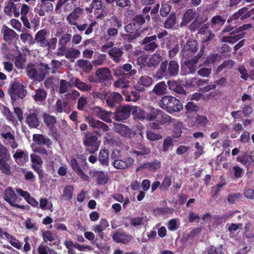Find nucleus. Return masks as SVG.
I'll return each mask as SVG.
<instances>
[{
    "label": "nucleus",
    "mask_w": 254,
    "mask_h": 254,
    "mask_svg": "<svg viewBox=\"0 0 254 254\" xmlns=\"http://www.w3.org/2000/svg\"><path fill=\"white\" fill-rule=\"evenodd\" d=\"M75 86L80 90L87 91L91 89V86L88 85L85 82L81 81L78 78H76L74 81Z\"/></svg>",
    "instance_id": "0e129e2a"
},
{
    "label": "nucleus",
    "mask_w": 254,
    "mask_h": 254,
    "mask_svg": "<svg viewBox=\"0 0 254 254\" xmlns=\"http://www.w3.org/2000/svg\"><path fill=\"white\" fill-rule=\"evenodd\" d=\"M95 76L98 83H105L112 79L111 70L108 67H102L96 70Z\"/></svg>",
    "instance_id": "1a4fd4ad"
},
{
    "label": "nucleus",
    "mask_w": 254,
    "mask_h": 254,
    "mask_svg": "<svg viewBox=\"0 0 254 254\" xmlns=\"http://www.w3.org/2000/svg\"><path fill=\"white\" fill-rule=\"evenodd\" d=\"M77 63L78 66L86 72H90L93 68L92 64L88 61L80 59L77 61Z\"/></svg>",
    "instance_id": "3c124183"
},
{
    "label": "nucleus",
    "mask_w": 254,
    "mask_h": 254,
    "mask_svg": "<svg viewBox=\"0 0 254 254\" xmlns=\"http://www.w3.org/2000/svg\"><path fill=\"white\" fill-rule=\"evenodd\" d=\"M1 112L3 116L9 122L13 124L17 123V120L13 115V113L6 106L3 105L1 108Z\"/></svg>",
    "instance_id": "4c0bfd02"
},
{
    "label": "nucleus",
    "mask_w": 254,
    "mask_h": 254,
    "mask_svg": "<svg viewBox=\"0 0 254 254\" xmlns=\"http://www.w3.org/2000/svg\"><path fill=\"white\" fill-rule=\"evenodd\" d=\"M171 8V5L168 3H162L161 7L160 9V15L163 17H166L170 12Z\"/></svg>",
    "instance_id": "338daca9"
},
{
    "label": "nucleus",
    "mask_w": 254,
    "mask_h": 254,
    "mask_svg": "<svg viewBox=\"0 0 254 254\" xmlns=\"http://www.w3.org/2000/svg\"><path fill=\"white\" fill-rule=\"evenodd\" d=\"M167 83L170 90L179 94L185 95L186 94V90L180 82L176 80H169Z\"/></svg>",
    "instance_id": "c85d7f7f"
},
{
    "label": "nucleus",
    "mask_w": 254,
    "mask_h": 254,
    "mask_svg": "<svg viewBox=\"0 0 254 254\" xmlns=\"http://www.w3.org/2000/svg\"><path fill=\"white\" fill-rule=\"evenodd\" d=\"M174 146L173 140L171 137L167 136L164 139L163 143L162 150L166 152Z\"/></svg>",
    "instance_id": "680f3d73"
},
{
    "label": "nucleus",
    "mask_w": 254,
    "mask_h": 254,
    "mask_svg": "<svg viewBox=\"0 0 254 254\" xmlns=\"http://www.w3.org/2000/svg\"><path fill=\"white\" fill-rule=\"evenodd\" d=\"M123 100L122 96L118 92H108L107 94L106 102L109 107H114L117 105L120 104Z\"/></svg>",
    "instance_id": "4468645a"
},
{
    "label": "nucleus",
    "mask_w": 254,
    "mask_h": 254,
    "mask_svg": "<svg viewBox=\"0 0 254 254\" xmlns=\"http://www.w3.org/2000/svg\"><path fill=\"white\" fill-rule=\"evenodd\" d=\"M84 13V10L80 7H75L73 10L67 16L66 19L70 25H76L77 20Z\"/></svg>",
    "instance_id": "f3484780"
},
{
    "label": "nucleus",
    "mask_w": 254,
    "mask_h": 254,
    "mask_svg": "<svg viewBox=\"0 0 254 254\" xmlns=\"http://www.w3.org/2000/svg\"><path fill=\"white\" fill-rule=\"evenodd\" d=\"M117 81H116L114 85L116 87L122 88H125L128 87L129 86V81L128 79L129 77H125L124 76H121Z\"/></svg>",
    "instance_id": "8fccbe9b"
},
{
    "label": "nucleus",
    "mask_w": 254,
    "mask_h": 254,
    "mask_svg": "<svg viewBox=\"0 0 254 254\" xmlns=\"http://www.w3.org/2000/svg\"><path fill=\"white\" fill-rule=\"evenodd\" d=\"M134 162V159L130 157H127L125 160L116 159L113 162V166L116 169L123 170L131 166Z\"/></svg>",
    "instance_id": "393cba45"
},
{
    "label": "nucleus",
    "mask_w": 254,
    "mask_h": 254,
    "mask_svg": "<svg viewBox=\"0 0 254 254\" xmlns=\"http://www.w3.org/2000/svg\"><path fill=\"white\" fill-rule=\"evenodd\" d=\"M85 121L88 123L89 126L92 128L98 129L103 132H107L109 130V127L107 125L92 117H86Z\"/></svg>",
    "instance_id": "ddd939ff"
},
{
    "label": "nucleus",
    "mask_w": 254,
    "mask_h": 254,
    "mask_svg": "<svg viewBox=\"0 0 254 254\" xmlns=\"http://www.w3.org/2000/svg\"><path fill=\"white\" fill-rule=\"evenodd\" d=\"M67 105V102L63 101L61 99H58L56 101L55 106L56 112L59 113H62L64 112V108Z\"/></svg>",
    "instance_id": "69168bd1"
},
{
    "label": "nucleus",
    "mask_w": 254,
    "mask_h": 254,
    "mask_svg": "<svg viewBox=\"0 0 254 254\" xmlns=\"http://www.w3.org/2000/svg\"><path fill=\"white\" fill-rule=\"evenodd\" d=\"M33 140L39 145H45L47 147H50L52 145V141L49 137L42 134H34Z\"/></svg>",
    "instance_id": "a878e982"
},
{
    "label": "nucleus",
    "mask_w": 254,
    "mask_h": 254,
    "mask_svg": "<svg viewBox=\"0 0 254 254\" xmlns=\"http://www.w3.org/2000/svg\"><path fill=\"white\" fill-rule=\"evenodd\" d=\"M94 175L96 178V183L98 185H105L109 181L108 175L105 174L102 171H95Z\"/></svg>",
    "instance_id": "c9c22d12"
},
{
    "label": "nucleus",
    "mask_w": 254,
    "mask_h": 254,
    "mask_svg": "<svg viewBox=\"0 0 254 254\" xmlns=\"http://www.w3.org/2000/svg\"><path fill=\"white\" fill-rule=\"evenodd\" d=\"M95 112L96 113L98 118L101 120L106 122V123H111L112 120L109 117L108 113L99 107H96L95 108Z\"/></svg>",
    "instance_id": "ea45409f"
},
{
    "label": "nucleus",
    "mask_w": 254,
    "mask_h": 254,
    "mask_svg": "<svg viewBox=\"0 0 254 254\" xmlns=\"http://www.w3.org/2000/svg\"><path fill=\"white\" fill-rule=\"evenodd\" d=\"M141 31L138 29L135 33L128 34L123 33L121 35V37L125 43H130L134 42V41L141 36Z\"/></svg>",
    "instance_id": "e433bc0d"
},
{
    "label": "nucleus",
    "mask_w": 254,
    "mask_h": 254,
    "mask_svg": "<svg viewBox=\"0 0 254 254\" xmlns=\"http://www.w3.org/2000/svg\"><path fill=\"white\" fill-rule=\"evenodd\" d=\"M3 40L8 43H11L15 39H18V35L12 29L5 25H3L1 30Z\"/></svg>",
    "instance_id": "412c9836"
},
{
    "label": "nucleus",
    "mask_w": 254,
    "mask_h": 254,
    "mask_svg": "<svg viewBox=\"0 0 254 254\" xmlns=\"http://www.w3.org/2000/svg\"><path fill=\"white\" fill-rule=\"evenodd\" d=\"M185 114L188 117L195 113L199 110V107L193 102H189L185 106Z\"/></svg>",
    "instance_id": "c03bdc74"
},
{
    "label": "nucleus",
    "mask_w": 254,
    "mask_h": 254,
    "mask_svg": "<svg viewBox=\"0 0 254 254\" xmlns=\"http://www.w3.org/2000/svg\"><path fill=\"white\" fill-rule=\"evenodd\" d=\"M196 14L198 15L195 10L191 8L187 9L183 14L181 25H186L189 23L196 17Z\"/></svg>",
    "instance_id": "2f4dec72"
},
{
    "label": "nucleus",
    "mask_w": 254,
    "mask_h": 254,
    "mask_svg": "<svg viewBox=\"0 0 254 254\" xmlns=\"http://www.w3.org/2000/svg\"><path fill=\"white\" fill-rule=\"evenodd\" d=\"M48 93L43 88H39L34 90L32 94V97L34 101L38 104H43L47 97Z\"/></svg>",
    "instance_id": "a211bd4d"
},
{
    "label": "nucleus",
    "mask_w": 254,
    "mask_h": 254,
    "mask_svg": "<svg viewBox=\"0 0 254 254\" xmlns=\"http://www.w3.org/2000/svg\"><path fill=\"white\" fill-rule=\"evenodd\" d=\"M250 16L248 13V9L246 7H242L237 12L234 13L232 16H230L228 20V22L230 21L235 20L240 18L241 20H244Z\"/></svg>",
    "instance_id": "c756f323"
},
{
    "label": "nucleus",
    "mask_w": 254,
    "mask_h": 254,
    "mask_svg": "<svg viewBox=\"0 0 254 254\" xmlns=\"http://www.w3.org/2000/svg\"><path fill=\"white\" fill-rule=\"evenodd\" d=\"M203 22L202 18L196 16L194 20L190 24L188 28L191 32H195L197 30H199Z\"/></svg>",
    "instance_id": "de8ad7c7"
},
{
    "label": "nucleus",
    "mask_w": 254,
    "mask_h": 254,
    "mask_svg": "<svg viewBox=\"0 0 254 254\" xmlns=\"http://www.w3.org/2000/svg\"><path fill=\"white\" fill-rule=\"evenodd\" d=\"M131 68L132 65L130 64H126L113 69V74L115 76H124L130 77L136 73V71L131 70Z\"/></svg>",
    "instance_id": "6e6552de"
},
{
    "label": "nucleus",
    "mask_w": 254,
    "mask_h": 254,
    "mask_svg": "<svg viewBox=\"0 0 254 254\" xmlns=\"http://www.w3.org/2000/svg\"><path fill=\"white\" fill-rule=\"evenodd\" d=\"M149 109L150 112L147 113V120L151 121H155L157 118V116L159 114V112L161 110L155 109L152 107H149Z\"/></svg>",
    "instance_id": "e2e57ef3"
},
{
    "label": "nucleus",
    "mask_w": 254,
    "mask_h": 254,
    "mask_svg": "<svg viewBox=\"0 0 254 254\" xmlns=\"http://www.w3.org/2000/svg\"><path fill=\"white\" fill-rule=\"evenodd\" d=\"M16 191L20 196L25 199L28 204L34 207H38L39 205L38 202L34 197L30 195V194L28 191L24 190L21 189H17Z\"/></svg>",
    "instance_id": "bb28decb"
},
{
    "label": "nucleus",
    "mask_w": 254,
    "mask_h": 254,
    "mask_svg": "<svg viewBox=\"0 0 254 254\" xmlns=\"http://www.w3.org/2000/svg\"><path fill=\"white\" fill-rule=\"evenodd\" d=\"M132 22L136 27H138V29H140V28L145 23L144 15L141 14H136L132 18Z\"/></svg>",
    "instance_id": "13d9d810"
},
{
    "label": "nucleus",
    "mask_w": 254,
    "mask_h": 254,
    "mask_svg": "<svg viewBox=\"0 0 254 254\" xmlns=\"http://www.w3.org/2000/svg\"><path fill=\"white\" fill-rule=\"evenodd\" d=\"M162 57L159 54H154L151 57L149 56L148 58V66H155L158 64L161 60Z\"/></svg>",
    "instance_id": "5fc2aeb1"
},
{
    "label": "nucleus",
    "mask_w": 254,
    "mask_h": 254,
    "mask_svg": "<svg viewBox=\"0 0 254 254\" xmlns=\"http://www.w3.org/2000/svg\"><path fill=\"white\" fill-rule=\"evenodd\" d=\"M26 62V56L20 52L19 55L14 58L15 65L18 69L24 68V66Z\"/></svg>",
    "instance_id": "49530a36"
},
{
    "label": "nucleus",
    "mask_w": 254,
    "mask_h": 254,
    "mask_svg": "<svg viewBox=\"0 0 254 254\" xmlns=\"http://www.w3.org/2000/svg\"><path fill=\"white\" fill-rule=\"evenodd\" d=\"M42 237L45 243L52 242L57 239V235L51 231L47 230L43 233Z\"/></svg>",
    "instance_id": "864d4df0"
},
{
    "label": "nucleus",
    "mask_w": 254,
    "mask_h": 254,
    "mask_svg": "<svg viewBox=\"0 0 254 254\" xmlns=\"http://www.w3.org/2000/svg\"><path fill=\"white\" fill-rule=\"evenodd\" d=\"M20 4H15L12 1H9L4 7V12L8 16H12L15 17H18L20 15L19 8Z\"/></svg>",
    "instance_id": "dca6fc26"
},
{
    "label": "nucleus",
    "mask_w": 254,
    "mask_h": 254,
    "mask_svg": "<svg viewBox=\"0 0 254 254\" xmlns=\"http://www.w3.org/2000/svg\"><path fill=\"white\" fill-rule=\"evenodd\" d=\"M109 226V224L106 219H101L98 224L94 226L92 230L95 233L100 234Z\"/></svg>",
    "instance_id": "a18cd8bd"
},
{
    "label": "nucleus",
    "mask_w": 254,
    "mask_h": 254,
    "mask_svg": "<svg viewBox=\"0 0 254 254\" xmlns=\"http://www.w3.org/2000/svg\"><path fill=\"white\" fill-rule=\"evenodd\" d=\"M157 36L153 35L149 37H145L141 44L144 45V50L146 51L154 52L158 47L156 42Z\"/></svg>",
    "instance_id": "9d476101"
},
{
    "label": "nucleus",
    "mask_w": 254,
    "mask_h": 254,
    "mask_svg": "<svg viewBox=\"0 0 254 254\" xmlns=\"http://www.w3.org/2000/svg\"><path fill=\"white\" fill-rule=\"evenodd\" d=\"M174 120L175 119L172 118L170 116L160 111V112H159V114L157 116V118L155 121L159 124L163 125L166 124L173 123Z\"/></svg>",
    "instance_id": "473e14b6"
},
{
    "label": "nucleus",
    "mask_w": 254,
    "mask_h": 254,
    "mask_svg": "<svg viewBox=\"0 0 254 254\" xmlns=\"http://www.w3.org/2000/svg\"><path fill=\"white\" fill-rule=\"evenodd\" d=\"M3 197L4 200L12 206L22 209H27L29 207L27 205H19L15 203L16 201L17 200L18 197L12 188L10 187H7L4 190Z\"/></svg>",
    "instance_id": "39448f33"
},
{
    "label": "nucleus",
    "mask_w": 254,
    "mask_h": 254,
    "mask_svg": "<svg viewBox=\"0 0 254 254\" xmlns=\"http://www.w3.org/2000/svg\"><path fill=\"white\" fill-rule=\"evenodd\" d=\"M58 80L53 76L47 78L44 82V85L47 89H51L53 91L58 88Z\"/></svg>",
    "instance_id": "a19ab883"
},
{
    "label": "nucleus",
    "mask_w": 254,
    "mask_h": 254,
    "mask_svg": "<svg viewBox=\"0 0 254 254\" xmlns=\"http://www.w3.org/2000/svg\"><path fill=\"white\" fill-rule=\"evenodd\" d=\"M167 85L164 81L157 83L154 87L152 93L157 95H162L166 93Z\"/></svg>",
    "instance_id": "37998d69"
},
{
    "label": "nucleus",
    "mask_w": 254,
    "mask_h": 254,
    "mask_svg": "<svg viewBox=\"0 0 254 254\" xmlns=\"http://www.w3.org/2000/svg\"><path fill=\"white\" fill-rule=\"evenodd\" d=\"M44 121L45 124L50 128H53L57 122L56 118L50 115H45Z\"/></svg>",
    "instance_id": "052dcab7"
},
{
    "label": "nucleus",
    "mask_w": 254,
    "mask_h": 254,
    "mask_svg": "<svg viewBox=\"0 0 254 254\" xmlns=\"http://www.w3.org/2000/svg\"><path fill=\"white\" fill-rule=\"evenodd\" d=\"M10 159L8 149L0 143V171L6 175H9L11 173L10 166L8 163Z\"/></svg>",
    "instance_id": "7ed1b4c3"
},
{
    "label": "nucleus",
    "mask_w": 254,
    "mask_h": 254,
    "mask_svg": "<svg viewBox=\"0 0 254 254\" xmlns=\"http://www.w3.org/2000/svg\"><path fill=\"white\" fill-rule=\"evenodd\" d=\"M83 145L86 152L90 154L95 153L99 149L100 141L94 135H85Z\"/></svg>",
    "instance_id": "423d86ee"
},
{
    "label": "nucleus",
    "mask_w": 254,
    "mask_h": 254,
    "mask_svg": "<svg viewBox=\"0 0 254 254\" xmlns=\"http://www.w3.org/2000/svg\"><path fill=\"white\" fill-rule=\"evenodd\" d=\"M50 34L48 29L44 28L38 31L35 35V41L39 44L40 46L43 47L46 45L47 41V37Z\"/></svg>",
    "instance_id": "cd10ccee"
},
{
    "label": "nucleus",
    "mask_w": 254,
    "mask_h": 254,
    "mask_svg": "<svg viewBox=\"0 0 254 254\" xmlns=\"http://www.w3.org/2000/svg\"><path fill=\"white\" fill-rule=\"evenodd\" d=\"M8 92L13 101L23 99L27 94V91L24 89L22 84L17 81L11 84L8 89Z\"/></svg>",
    "instance_id": "20e7f679"
},
{
    "label": "nucleus",
    "mask_w": 254,
    "mask_h": 254,
    "mask_svg": "<svg viewBox=\"0 0 254 254\" xmlns=\"http://www.w3.org/2000/svg\"><path fill=\"white\" fill-rule=\"evenodd\" d=\"M69 0H58V3L56 5V10L60 9L63 5L64 11H70L72 9V4L70 3H67Z\"/></svg>",
    "instance_id": "4d7b16f0"
},
{
    "label": "nucleus",
    "mask_w": 254,
    "mask_h": 254,
    "mask_svg": "<svg viewBox=\"0 0 254 254\" xmlns=\"http://www.w3.org/2000/svg\"><path fill=\"white\" fill-rule=\"evenodd\" d=\"M112 239L117 243L128 244L131 240V236L126 232L116 231L112 235Z\"/></svg>",
    "instance_id": "6ab92c4d"
},
{
    "label": "nucleus",
    "mask_w": 254,
    "mask_h": 254,
    "mask_svg": "<svg viewBox=\"0 0 254 254\" xmlns=\"http://www.w3.org/2000/svg\"><path fill=\"white\" fill-rule=\"evenodd\" d=\"M152 79L148 76H142L139 79L137 84L134 86L136 90L138 91H143L145 87L150 86L152 83Z\"/></svg>",
    "instance_id": "aec40b11"
},
{
    "label": "nucleus",
    "mask_w": 254,
    "mask_h": 254,
    "mask_svg": "<svg viewBox=\"0 0 254 254\" xmlns=\"http://www.w3.org/2000/svg\"><path fill=\"white\" fill-rule=\"evenodd\" d=\"M36 65L33 63H29L26 67V72L28 77L33 80V81H37V78L40 77L39 74V76L36 72Z\"/></svg>",
    "instance_id": "72a5a7b5"
},
{
    "label": "nucleus",
    "mask_w": 254,
    "mask_h": 254,
    "mask_svg": "<svg viewBox=\"0 0 254 254\" xmlns=\"http://www.w3.org/2000/svg\"><path fill=\"white\" fill-rule=\"evenodd\" d=\"M108 54L110 58L115 63H119L123 60L124 51L118 47L112 48L108 51Z\"/></svg>",
    "instance_id": "5701e85b"
},
{
    "label": "nucleus",
    "mask_w": 254,
    "mask_h": 254,
    "mask_svg": "<svg viewBox=\"0 0 254 254\" xmlns=\"http://www.w3.org/2000/svg\"><path fill=\"white\" fill-rule=\"evenodd\" d=\"M131 111V107L128 105L124 106L117 108L115 112V119L119 122L127 120L129 117Z\"/></svg>",
    "instance_id": "9b49d317"
},
{
    "label": "nucleus",
    "mask_w": 254,
    "mask_h": 254,
    "mask_svg": "<svg viewBox=\"0 0 254 254\" xmlns=\"http://www.w3.org/2000/svg\"><path fill=\"white\" fill-rule=\"evenodd\" d=\"M205 50V46H201L198 54L190 60L185 62V64L191 73H193L196 68V64L202 57Z\"/></svg>",
    "instance_id": "f8f14e48"
},
{
    "label": "nucleus",
    "mask_w": 254,
    "mask_h": 254,
    "mask_svg": "<svg viewBox=\"0 0 254 254\" xmlns=\"http://www.w3.org/2000/svg\"><path fill=\"white\" fill-rule=\"evenodd\" d=\"M159 106L170 114L180 112L183 106L178 99L171 96H165L159 102Z\"/></svg>",
    "instance_id": "f03ea898"
},
{
    "label": "nucleus",
    "mask_w": 254,
    "mask_h": 254,
    "mask_svg": "<svg viewBox=\"0 0 254 254\" xmlns=\"http://www.w3.org/2000/svg\"><path fill=\"white\" fill-rule=\"evenodd\" d=\"M115 131L122 136L128 138H131L135 135L132 130L128 127L121 124H118L116 126Z\"/></svg>",
    "instance_id": "4be33fe9"
},
{
    "label": "nucleus",
    "mask_w": 254,
    "mask_h": 254,
    "mask_svg": "<svg viewBox=\"0 0 254 254\" xmlns=\"http://www.w3.org/2000/svg\"><path fill=\"white\" fill-rule=\"evenodd\" d=\"M47 69H49L48 68V64L41 63L36 65V72L38 75L39 74H41L40 75V77L37 78V81H42L45 78L46 75L48 74Z\"/></svg>",
    "instance_id": "7c9ffc66"
},
{
    "label": "nucleus",
    "mask_w": 254,
    "mask_h": 254,
    "mask_svg": "<svg viewBox=\"0 0 254 254\" xmlns=\"http://www.w3.org/2000/svg\"><path fill=\"white\" fill-rule=\"evenodd\" d=\"M179 65L175 61L163 62L160 66L158 71L156 72L155 77L158 79L163 77L175 76L179 72Z\"/></svg>",
    "instance_id": "f257e3e1"
},
{
    "label": "nucleus",
    "mask_w": 254,
    "mask_h": 254,
    "mask_svg": "<svg viewBox=\"0 0 254 254\" xmlns=\"http://www.w3.org/2000/svg\"><path fill=\"white\" fill-rule=\"evenodd\" d=\"M235 62L232 60H227L224 61L220 65H219L216 70V73L220 72L224 68L230 69L233 68Z\"/></svg>",
    "instance_id": "09e8293b"
},
{
    "label": "nucleus",
    "mask_w": 254,
    "mask_h": 254,
    "mask_svg": "<svg viewBox=\"0 0 254 254\" xmlns=\"http://www.w3.org/2000/svg\"><path fill=\"white\" fill-rule=\"evenodd\" d=\"M173 125V137L174 138H179L181 136L182 133V127L183 126V124L180 121H175L174 120Z\"/></svg>",
    "instance_id": "603ef678"
},
{
    "label": "nucleus",
    "mask_w": 254,
    "mask_h": 254,
    "mask_svg": "<svg viewBox=\"0 0 254 254\" xmlns=\"http://www.w3.org/2000/svg\"><path fill=\"white\" fill-rule=\"evenodd\" d=\"M0 136L3 141L9 145L12 149H15L18 146V143L16 142L14 134L10 131H3L0 133Z\"/></svg>",
    "instance_id": "2eb2a0df"
},
{
    "label": "nucleus",
    "mask_w": 254,
    "mask_h": 254,
    "mask_svg": "<svg viewBox=\"0 0 254 254\" xmlns=\"http://www.w3.org/2000/svg\"><path fill=\"white\" fill-rule=\"evenodd\" d=\"M236 31V33H238L239 31H237L236 29L235 31H233L232 32L230 33L229 36H224L222 37V41L223 42L229 43L231 44H234L239 41L240 39H242L244 37L243 33H239L236 35H233L234 32Z\"/></svg>",
    "instance_id": "f704fd0d"
},
{
    "label": "nucleus",
    "mask_w": 254,
    "mask_h": 254,
    "mask_svg": "<svg viewBox=\"0 0 254 254\" xmlns=\"http://www.w3.org/2000/svg\"><path fill=\"white\" fill-rule=\"evenodd\" d=\"M26 124L30 128L37 127L40 125V121L38 117V114L35 112L25 114Z\"/></svg>",
    "instance_id": "b1692460"
},
{
    "label": "nucleus",
    "mask_w": 254,
    "mask_h": 254,
    "mask_svg": "<svg viewBox=\"0 0 254 254\" xmlns=\"http://www.w3.org/2000/svg\"><path fill=\"white\" fill-rule=\"evenodd\" d=\"M98 160L102 165L105 166L109 165V151L108 149L106 148L101 149L99 153Z\"/></svg>",
    "instance_id": "79ce46f5"
},
{
    "label": "nucleus",
    "mask_w": 254,
    "mask_h": 254,
    "mask_svg": "<svg viewBox=\"0 0 254 254\" xmlns=\"http://www.w3.org/2000/svg\"><path fill=\"white\" fill-rule=\"evenodd\" d=\"M149 55H143L139 56L137 59V63L140 66L143 67L148 66Z\"/></svg>",
    "instance_id": "774afa93"
},
{
    "label": "nucleus",
    "mask_w": 254,
    "mask_h": 254,
    "mask_svg": "<svg viewBox=\"0 0 254 254\" xmlns=\"http://www.w3.org/2000/svg\"><path fill=\"white\" fill-rule=\"evenodd\" d=\"M51 66L48 64V68L49 69H47L48 74L49 73H51L52 74H54L57 72L58 69L61 66V63L60 62L53 60L51 61Z\"/></svg>",
    "instance_id": "bf43d9fd"
},
{
    "label": "nucleus",
    "mask_w": 254,
    "mask_h": 254,
    "mask_svg": "<svg viewBox=\"0 0 254 254\" xmlns=\"http://www.w3.org/2000/svg\"><path fill=\"white\" fill-rule=\"evenodd\" d=\"M176 14L174 13H171L164 22V28L166 29L172 28L176 24Z\"/></svg>",
    "instance_id": "6e6d98bb"
},
{
    "label": "nucleus",
    "mask_w": 254,
    "mask_h": 254,
    "mask_svg": "<svg viewBox=\"0 0 254 254\" xmlns=\"http://www.w3.org/2000/svg\"><path fill=\"white\" fill-rule=\"evenodd\" d=\"M198 43L195 39H190L182 49L181 53L185 59L191 58L197 52Z\"/></svg>",
    "instance_id": "0eeeda50"
},
{
    "label": "nucleus",
    "mask_w": 254,
    "mask_h": 254,
    "mask_svg": "<svg viewBox=\"0 0 254 254\" xmlns=\"http://www.w3.org/2000/svg\"><path fill=\"white\" fill-rule=\"evenodd\" d=\"M74 190L73 186L70 185L66 186L63 191L62 198L64 200L71 201L73 196Z\"/></svg>",
    "instance_id": "58836bf2"
}]
</instances>
